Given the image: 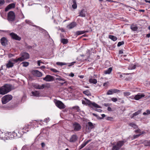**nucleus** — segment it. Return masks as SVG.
I'll return each mask as SVG.
<instances>
[{"label":"nucleus","instance_id":"obj_1","mask_svg":"<svg viewBox=\"0 0 150 150\" xmlns=\"http://www.w3.org/2000/svg\"><path fill=\"white\" fill-rule=\"evenodd\" d=\"M11 89V86L9 84H6L0 88V94L4 95L10 91Z\"/></svg>","mask_w":150,"mask_h":150},{"label":"nucleus","instance_id":"obj_2","mask_svg":"<svg viewBox=\"0 0 150 150\" xmlns=\"http://www.w3.org/2000/svg\"><path fill=\"white\" fill-rule=\"evenodd\" d=\"M126 142L125 140L120 141L118 142L116 145L113 146L114 150H119L120 149L124 144Z\"/></svg>","mask_w":150,"mask_h":150},{"label":"nucleus","instance_id":"obj_3","mask_svg":"<svg viewBox=\"0 0 150 150\" xmlns=\"http://www.w3.org/2000/svg\"><path fill=\"white\" fill-rule=\"evenodd\" d=\"M13 96L10 95H7L4 96L1 98L2 103L6 104L12 99Z\"/></svg>","mask_w":150,"mask_h":150},{"label":"nucleus","instance_id":"obj_4","mask_svg":"<svg viewBox=\"0 0 150 150\" xmlns=\"http://www.w3.org/2000/svg\"><path fill=\"white\" fill-rule=\"evenodd\" d=\"M85 99L87 101L86 103L87 104L91 107L92 108L93 106L94 107L98 108H101V107L99 105L96 103H95L92 102L90 100L86 98H85Z\"/></svg>","mask_w":150,"mask_h":150},{"label":"nucleus","instance_id":"obj_5","mask_svg":"<svg viewBox=\"0 0 150 150\" xmlns=\"http://www.w3.org/2000/svg\"><path fill=\"white\" fill-rule=\"evenodd\" d=\"M15 19V15L13 11H10L8 13L7 19L9 21H13Z\"/></svg>","mask_w":150,"mask_h":150},{"label":"nucleus","instance_id":"obj_6","mask_svg":"<svg viewBox=\"0 0 150 150\" xmlns=\"http://www.w3.org/2000/svg\"><path fill=\"white\" fill-rule=\"evenodd\" d=\"M10 36L11 37L12 39L18 41H20L21 39V38L19 36L17 35L13 32L10 33Z\"/></svg>","mask_w":150,"mask_h":150},{"label":"nucleus","instance_id":"obj_7","mask_svg":"<svg viewBox=\"0 0 150 150\" xmlns=\"http://www.w3.org/2000/svg\"><path fill=\"white\" fill-rule=\"evenodd\" d=\"M56 106L60 109H63L65 108V106L63 103L59 100L57 101L55 103Z\"/></svg>","mask_w":150,"mask_h":150},{"label":"nucleus","instance_id":"obj_8","mask_svg":"<svg viewBox=\"0 0 150 150\" xmlns=\"http://www.w3.org/2000/svg\"><path fill=\"white\" fill-rule=\"evenodd\" d=\"M32 73L34 75L38 77H41L42 75L41 72L36 70H33Z\"/></svg>","mask_w":150,"mask_h":150},{"label":"nucleus","instance_id":"obj_9","mask_svg":"<svg viewBox=\"0 0 150 150\" xmlns=\"http://www.w3.org/2000/svg\"><path fill=\"white\" fill-rule=\"evenodd\" d=\"M74 128V130L75 131H79L81 129V126L77 122H75L73 125Z\"/></svg>","mask_w":150,"mask_h":150},{"label":"nucleus","instance_id":"obj_10","mask_svg":"<svg viewBox=\"0 0 150 150\" xmlns=\"http://www.w3.org/2000/svg\"><path fill=\"white\" fill-rule=\"evenodd\" d=\"M43 79L46 81L49 82L53 81L54 78L53 76L49 75H47L45 78H43Z\"/></svg>","mask_w":150,"mask_h":150},{"label":"nucleus","instance_id":"obj_11","mask_svg":"<svg viewBox=\"0 0 150 150\" xmlns=\"http://www.w3.org/2000/svg\"><path fill=\"white\" fill-rule=\"evenodd\" d=\"M0 42L1 45L3 46H5L8 45V41L6 38L3 37L0 40Z\"/></svg>","mask_w":150,"mask_h":150},{"label":"nucleus","instance_id":"obj_12","mask_svg":"<svg viewBox=\"0 0 150 150\" xmlns=\"http://www.w3.org/2000/svg\"><path fill=\"white\" fill-rule=\"evenodd\" d=\"M20 58L23 60V61L25 59H28L29 58V55L28 53L24 52L21 54V57Z\"/></svg>","mask_w":150,"mask_h":150},{"label":"nucleus","instance_id":"obj_13","mask_svg":"<svg viewBox=\"0 0 150 150\" xmlns=\"http://www.w3.org/2000/svg\"><path fill=\"white\" fill-rule=\"evenodd\" d=\"M30 126L29 125H25L23 128V131H22V134H23L24 133H26V132H28L30 130Z\"/></svg>","mask_w":150,"mask_h":150},{"label":"nucleus","instance_id":"obj_14","mask_svg":"<svg viewBox=\"0 0 150 150\" xmlns=\"http://www.w3.org/2000/svg\"><path fill=\"white\" fill-rule=\"evenodd\" d=\"M145 96V95L144 93L140 94V93H138L137 94L134 96V99L136 100H138L142 98V97H144Z\"/></svg>","mask_w":150,"mask_h":150},{"label":"nucleus","instance_id":"obj_15","mask_svg":"<svg viewBox=\"0 0 150 150\" xmlns=\"http://www.w3.org/2000/svg\"><path fill=\"white\" fill-rule=\"evenodd\" d=\"M88 125H86V129L88 130H91L95 128L94 125L91 122H89L88 123Z\"/></svg>","mask_w":150,"mask_h":150},{"label":"nucleus","instance_id":"obj_16","mask_svg":"<svg viewBox=\"0 0 150 150\" xmlns=\"http://www.w3.org/2000/svg\"><path fill=\"white\" fill-rule=\"evenodd\" d=\"M128 73H124L122 74L121 72H118L116 74V76L117 78L123 79L125 78V75H129Z\"/></svg>","mask_w":150,"mask_h":150},{"label":"nucleus","instance_id":"obj_17","mask_svg":"<svg viewBox=\"0 0 150 150\" xmlns=\"http://www.w3.org/2000/svg\"><path fill=\"white\" fill-rule=\"evenodd\" d=\"M77 138L76 135L73 134L71 136L69 141L71 142H74L77 140Z\"/></svg>","mask_w":150,"mask_h":150},{"label":"nucleus","instance_id":"obj_18","mask_svg":"<svg viewBox=\"0 0 150 150\" xmlns=\"http://www.w3.org/2000/svg\"><path fill=\"white\" fill-rule=\"evenodd\" d=\"M18 133H19L18 135V134L14 132H12V134H13L14 138H20L22 136L23 134L21 133V132L20 130H19Z\"/></svg>","mask_w":150,"mask_h":150},{"label":"nucleus","instance_id":"obj_19","mask_svg":"<svg viewBox=\"0 0 150 150\" xmlns=\"http://www.w3.org/2000/svg\"><path fill=\"white\" fill-rule=\"evenodd\" d=\"M16 4L14 3H12L9 4L5 8V9H10L14 8L15 7Z\"/></svg>","mask_w":150,"mask_h":150},{"label":"nucleus","instance_id":"obj_20","mask_svg":"<svg viewBox=\"0 0 150 150\" xmlns=\"http://www.w3.org/2000/svg\"><path fill=\"white\" fill-rule=\"evenodd\" d=\"M76 25V23L75 22H73L69 24V25L67 26V28H68L69 29H71L74 27H75Z\"/></svg>","mask_w":150,"mask_h":150},{"label":"nucleus","instance_id":"obj_21","mask_svg":"<svg viewBox=\"0 0 150 150\" xmlns=\"http://www.w3.org/2000/svg\"><path fill=\"white\" fill-rule=\"evenodd\" d=\"M86 13L87 12L85 10H81L80 12L79 16L82 17H85Z\"/></svg>","mask_w":150,"mask_h":150},{"label":"nucleus","instance_id":"obj_22","mask_svg":"<svg viewBox=\"0 0 150 150\" xmlns=\"http://www.w3.org/2000/svg\"><path fill=\"white\" fill-rule=\"evenodd\" d=\"M31 93L32 94L33 96H35L38 97L40 96L39 92L37 91H32L31 92Z\"/></svg>","mask_w":150,"mask_h":150},{"label":"nucleus","instance_id":"obj_23","mask_svg":"<svg viewBox=\"0 0 150 150\" xmlns=\"http://www.w3.org/2000/svg\"><path fill=\"white\" fill-rule=\"evenodd\" d=\"M6 136H7L8 138V139H12L14 138L12 133H11V132L6 133Z\"/></svg>","mask_w":150,"mask_h":150},{"label":"nucleus","instance_id":"obj_24","mask_svg":"<svg viewBox=\"0 0 150 150\" xmlns=\"http://www.w3.org/2000/svg\"><path fill=\"white\" fill-rule=\"evenodd\" d=\"M88 81L90 83H93L95 84H96L97 82V80L95 79H89Z\"/></svg>","mask_w":150,"mask_h":150},{"label":"nucleus","instance_id":"obj_25","mask_svg":"<svg viewBox=\"0 0 150 150\" xmlns=\"http://www.w3.org/2000/svg\"><path fill=\"white\" fill-rule=\"evenodd\" d=\"M137 65L133 64H131L128 66V69L129 70H132L135 69Z\"/></svg>","mask_w":150,"mask_h":150},{"label":"nucleus","instance_id":"obj_26","mask_svg":"<svg viewBox=\"0 0 150 150\" xmlns=\"http://www.w3.org/2000/svg\"><path fill=\"white\" fill-rule=\"evenodd\" d=\"M13 66V63H12L10 61L8 62V63L6 64V66L7 68H9L12 67Z\"/></svg>","mask_w":150,"mask_h":150},{"label":"nucleus","instance_id":"obj_27","mask_svg":"<svg viewBox=\"0 0 150 150\" xmlns=\"http://www.w3.org/2000/svg\"><path fill=\"white\" fill-rule=\"evenodd\" d=\"M60 41L63 44H67L68 42V40L67 39L62 38L60 39Z\"/></svg>","mask_w":150,"mask_h":150},{"label":"nucleus","instance_id":"obj_28","mask_svg":"<svg viewBox=\"0 0 150 150\" xmlns=\"http://www.w3.org/2000/svg\"><path fill=\"white\" fill-rule=\"evenodd\" d=\"M141 110H139L138 111H137V112H135L133 113L132 114V117H131V118H134V116H135L141 113Z\"/></svg>","mask_w":150,"mask_h":150},{"label":"nucleus","instance_id":"obj_29","mask_svg":"<svg viewBox=\"0 0 150 150\" xmlns=\"http://www.w3.org/2000/svg\"><path fill=\"white\" fill-rule=\"evenodd\" d=\"M91 140L90 139L87 141H85L81 145V148H83L89 142H90Z\"/></svg>","mask_w":150,"mask_h":150},{"label":"nucleus","instance_id":"obj_30","mask_svg":"<svg viewBox=\"0 0 150 150\" xmlns=\"http://www.w3.org/2000/svg\"><path fill=\"white\" fill-rule=\"evenodd\" d=\"M50 85L48 84H42L40 86V89H42L45 88H48L50 87Z\"/></svg>","mask_w":150,"mask_h":150},{"label":"nucleus","instance_id":"obj_31","mask_svg":"<svg viewBox=\"0 0 150 150\" xmlns=\"http://www.w3.org/2000/svg\"><path fill=\"white\" fill-rule=\"evenodd\" d=\"M112 70V67H110L108 69L104 71V73L105 74H109L111 72Z\"/></svg>","mask_w":150,"mask_h":150},{"label":"nucleus","instance_id":"obj_32","mask_svg":"<svg viewBox=\"0 0 150 150\" xmlns=\"http://www.w3.org/2000/svg\"><path fill=\"white\" fill-rule=\"evenodd\" d=\"M109 37L110 39L114 41H116L117 39L116 37L111 35H110Z\"/></svg>","mask_w":150,"mask_h":150},{"label":"nucleus","instance_id":"obj_33","mask_svg":"<svg viewBox=\"0 0 150 150\" xmlns=\"http://www.w3.org/2000/svg\"><path fill=\"white\" fill-rule=\"evenodd\" d=\"M11 61L14 62H17L18 61L22 62L23 61V60L21 58H18L16 59H11Z\"/></svg>","mask_w":150,"mask_h":150},{"label":"nucleus","instance_id":"obj_34","mask_svg":"<svg viewBox=\"0 0 150 150\" xmlns=\"http://www.w3.org/2000/svg\"><path fill=\"white\" fill-rule=\"evenodd\" d=\"M87 32V31H77L76 32V34L77 35H78L82 34H84L85 33H86Z\"/></svg>","mask_w":150,"mask_h":150},{"label":"nucleus","instance_id":"obj_35","mask_svg":"<svg viewBox=\"0 0 150 150\" xmlns=\"http://www.w3.org/2000/svg\"><path fill=\"white\" fill-rule=\"evenodd\" d=\"M130 28L133 31H136L138 29V27L137 26L132 25L130 27Z\"/></svg>","mask_w":150,"mask_h":150},{"label":"nucleus","instance_id":"obj_36","mask_svg":"<svg viewBox=\"0 0 150 150\" xmlns=\"http://www.w3.org/2000/svg\"><path fill=\"white\" fill-rule=\"evenodd\" d=\"M33 26L34 27H35L37 28H39V30H40V31H42V30H43V31H45V33H46L49 36V34H48V32L46 31L45 30H44V29L42 28H40V27H39V26H38L35 25H33Z\"/></svg>","mask_w":150,"mask_h":150},{"label":"nucleus","instance_id":"obj_37","mask_svg":"<svg viewBox=\"0 0 150 150\" xmlns=\"http://www.w3.org/2000/svg\"><path fill=\"white\" fill-rule=\"evenodd\" d=\"M33 26L34 27H35L37 28H39V30H40V31H42V30H43V31H45V33H46L49 36V34H48V32L46 31L45 30H44V29L42 28H40V27H39V26H38L35 25H33Z\"/></svg>","mask_w":150,"mask_h":150},{"label":"nucleus","instance_id":"obj_38","mask_svg":"<svg viewBox=\"0 0 150 150\" xmlns=\"http://www.w3.org/2000/svg\"><path fill=\"white\" fill-rule=\"evenodd\" d=\"M83 93L84 94H85L87 96H91V94L89 91L88 90H86V91H83Z\"/></svg>","mask_w":150,"mask_h":150},{"label":"nucleus","instance_id":"obj_39","mask_svg":"<svg viewBox=\"0 0 150 150\" xmlns=\"http://www.w3.org/2000/svg\"><path fill=\"white\" fill-rule=\"evenodd\" d=\"M57 76L58 77L56 79V80L62 81H65V79H64L63 78H62L60 76Z\"/></svg>","mask_w":150,"mask_h":150},{"label":"nucleus","instance_id":"obj_40","mask_svg":"<svg viewBox=\"0 0 150 150\" xmlns=\"http://www.w3.org/2000/svg\"><path fill=\"white\" fill-rule=\"evenodd\" d=\"M129 125L130 126L133 127L134 129H136L138 128L137 125L135 124H134L132 122L130 123L129 124Z\"/></svg>","mask_w":150,"mask_h":150},{"label":"nucleus","instance_id":"obj_41","mask_svg":"<svg viewBox=\"0 0 150 150\" xmlns=\"http://www.w3.org/2000/svg\"><path fill=\"white\" fill-rule=\"evenodd\" d=\"M144 144L145 146H150V140H146L144 142Z\"/></svg>","mask_w":150,"mask_h":150},{"label":"nucleus","instance_id":"obj_42","mask_svg":"<svg viewBox=\"0 0 150 150\" xmlns=\"http://www.w3.org/2000/svg\"><path fill=\"white\" fill-rule=\"evenodd\" d=\"M56 64L57 65L62 66L63 65H65L67 64L66 63H63L62 62H57Z\"/></svg>","mask_w":150,"mask_h":150},{"label":"nucleus","instance_id":"obj_43","mask_svg":"<svg viewBox=\"0 0 150 150\" xmlns=\"http://www.w3.org/2000/svg\"><path fill=\"white\" fill-rule=\"evenodd\" d=\"M112 90L113 93H119L121 91L120 90L117 89H113Z\"/></svg>","mask_w":150,"mask_h":150},{"label":"nucleus","instance_id":"obj_44","mask_svg":"<svg viewBox=\"0 0 150 150\" xmlns=\"http://www.w3.org/2000/svg\"><path fill=\"white\" fill-rule=\"evenodd\" d=\"M113 93L112 89L109 90L107 93V94L108 95H112Z\"/></svg>","mask_w":150,"mask_h":150},{"label":"nucleus","instance_id":"obj_45","mask_svg":"<svg viewBox=\"0 0 150 150\" xmlns=\"http://www.w3.org/2000/svg\"><path fill=\"white\" fill-rule=\"evenodd\" d=\"M130 94L131 93L129 92H123V94L125 96H129Z\"/></svg>","mask_w":150,"mask_h":150},{"label":"nucleus","instance_id":"obj_46","mask_svg":"<svg viewBox=\"0 0 150 150\" xmlns=\"http://www.w3.org/2000/svg\"><path fill=\"white\" fill-rule=\"evenodd\" d=\"M23 67H26L29 65V63L27 62H23L22 63Z\"/></svg>","mask_w":150,"mask_h":150},{"label":"nucleus","instance_id":"obj_47","mask_svg":"<svg viewBox=\"0 0 150 150\" xmlns=\"http://www.w3.org/2000/svg\"><path fill=\"white\" fill-rule=\"evenodd\" d=\"M72 108L76 110L77 112H79L80 110L79 107L78 106L73 107Z\"/></svg>","mask_w":150,"mask_h":150},{"label":"nucleus","instance_id":"obj_48","mask_svg":"<svg viewBox=\"0 0 150 150\" xmlns=\"http://www.w3.org/2000/svg\"><path fill=\"white\" fill-rule=\"evenodd\" d=\"M150 114V111L149 110H147L146 112H144L143 113V115H149Z\"/></svg>","mask_w":150,"mask_h":150},{"label":"nucleus","instance_id":"obj_49","mask_svg":"<svg viewBox=\"0 0 150 150\" xmlns=\"http://www.w3.org/2000/svg\"><path fill=\"white\" fill-rule=\"evenodd\" d=\"M64 82L62 83L59 82V83L60 84L61 86H62L64 84H65V85H67V82L65 80V81H63Z\"/></svg>","mask_w":150,"mask_h":150},{"label":"nucleus","instance_id":"obj_50","mask_svg":"<svg viewBox=\"0 0 150 150\" xmlns=\"http://www.w3.org/2000/svg\"><path fill=\"white\" fill-rule=\"evenodd\" d=\"M19 16V18L20 19H23L24 17L23 15V14L21 12V11H20V13Z\"/></svg>","mask_w":150,"mask_h":150},{"label":"nucleus","instance_id":"obj_51","mask_svg":"<svg viewBox=\"0 0 150 150\" xmlns=\"http://www.w3.org/2000/svg\"><path fill=\"white\" fill-rule=\"evenodd\" d=\"M124 43V41H122V42H119L117 44V46L118 47H120L121 46V45H123Z\"/></svg>","mask_w":150,"mask_h":150},{"label":"nucleus","instance_id":"obj_52","mask_svg":"<svg viewBox=\"0 0 150 150\" xmlns=\"http://www.w3.org/2000/svg\"><path fill=\"white\" fill-rule=\"evenodd\" d=\"M25 47L26 48H28V49H31L32 48V46L29 45L27 44H26L25 45Z\"/></svg>","mask_w":150,"mask_h":150},{"label":"nucleus","instance_id":"obj_53","mask_svg":"<svg viewBox=\"0 0 150 150\" xmlns=\"http://www.w3.org/2000/svg\"><path fill=\"white\" fill-rule=\"evenodd\" d=\"M111 100L112 101L114 102H116L117 100V99L116 98H112L111 99Z\"/></svg>","mask_w":150,"mask_h":150},{"label":"nucleus","instance_id":"obj_54","mask_svg":"<svg viewBox=\"0 0 150 150\" xmlns=\"http://www.w3.org/2000/svg\"><path fill=\"white\" fill-rule=\"evenodd\" d=\"M76 63V62H73L70 63H69V65H68L69 67H71L74 64Z\"/></svg>","mask_w":150,"mask_h":150},{"label":"nucleus","instance_id":"obj_55","mask_svg":"<svg viewBox=\"0 0 150 150\" xmlns=\"http://www.w3.org/2000/svg\"><path fill=\"white\" fill-rule=\"evenodd\" d=\"M4 0H0V6H1L4 4Z\"/></svg>","mask_w":150,"mask_h":150},{"label":"nucleus","instance_id":"obj_56","mask_svg":"<svg viewBox=\"0 0 150 150\" xmlns=\"http://www.w3.org/2000/svg\"><path fill=\"white\" fill-rule=\"evenodd\" d=\"M140 135H141V134L136 135H134L133 136V139H135L139 137Z\"/></svg>","mask_w":150,"mask_h":150},{"label":"nucleus","instance_id":"obj_57","mask_svg":"<svg viewBox=\"0 0 150 150\" xmlns=\"http://www.w3.org/2000/svg\"><path fill=\"white\" fill-rule=\"evenodd\" d=\"M113 119V118L111 117H107L106 119L108 120H110L111 121Z\"/></svg>","mask_w":150,"mask_h":150},{"label":"nucleus","instance_id":"obj_58","mask_svg":"<svg viewBox=\"0 0 150 150\" xmlns=\"http://www.w3.org/2000/svg\"><path fill=\"white\" fill-rule=\"evenodd\" d=\"M72 8L74 9H76L77 8V4H73L72 5Z\"/></svg>","mask_w":150,"mask_h":150},{"label":"nucleus","instance_id":"obj_59","mask_svg":"<svg viewBox=\"0 0 150 150\" xmlns=\"http://www.w3.org/2000/svg\"><path fill=\"white\" fill-rule=\"evenodd\" d=\"M50 118L49 117H47L44 120V122H47L49 121Z\"/></svg>","mask_w":150,"mask_h":150},{"label":"nucleus","instance_id":"obj_60","mask_svg":"<svg viewBox=\"0 0 150 150\" xmlns=\"http://www.w3.org/2000/svg\"><path fill=\"white\" fill-rule=\"evenodd\" d=\"M51 70L54 72H58V71L56 69H51Z\"/></svg>","mask_w":150,"mask_h":150},{"label":"nucleus","instance_id":"obj_61","mask_svg":"<svg viewBox=\"0 0 150 150\" xmlns=\"http://www.w3.org/2000/svg\"><path fill=\"white\" fill-rule=\"evenodd\" d=\"M25 22L26 23H28V24H30V23H32L31 22V21H30L27 20H25Z\"/></svg>","mask_w":150,"mask_h":150},{"label":"nucleus","instance_id":"obj_62","mask_svg":"<svg viewBox=\"0 0 150 150\" xmlns=\"http://www.w3.org/2000/svg\"><path fill=\"white\" fill-rule=\"evenodd\" d=\"M40 85H38L35 86V87L37 89H40Z\"/></svg>","mask_w":150,"mask_h":150},{"label":"nucleus","instance_id":"obj_63","mask_svg":"<svg viewBox=\"0 0 150 150\" xmlns=\"http://www.w3.org/2000/svg\"><path fill=\"white\" fill-rule=\"evenodd\" d=\"M101 116L102 117H99V118L100 119H103L104 117L105 116V115L104 114H103L101 115Z\"/></svg>","mask_w":150,"mask_h":150},{"label":"nucleus","instance_id":"obj_64","mask_svg":"<svg viewBox=\"0 0 150 150\" xmlns=\"http://www.w3.org/2000/svg\"><path fill=\"white\" fill-rule=\"evenodd\" d=\"M140 129H138L136 130L135 131V132L137 133H139L140 132Z\"/></svg>","mask_w":150,"mask_h":150}]
</instances>
